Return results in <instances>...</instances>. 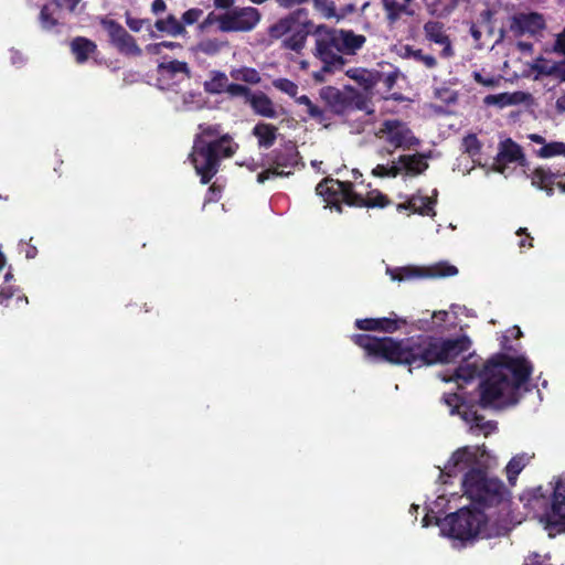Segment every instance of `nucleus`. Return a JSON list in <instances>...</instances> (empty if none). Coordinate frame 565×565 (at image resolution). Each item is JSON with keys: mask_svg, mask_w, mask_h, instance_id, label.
Segmentation results:
<instances>
[{"mask_svg": "<svg viewBox=\"0 0 565 565\" xmlns=\"http://www.w3.org/2000/svg\"><path fill=\"white\" fill-rule=\"evenodd\" d=\"M471 503L458 509L445 518L429 510L424 525L436 524L440 532L463 544L478 540L494 539L507 535L516 522L512 497H469Z\"/></svg>", "mask_w": 565, "mask_h": 565, "instance_id": "nucleus-1", "label": "nucleus"}, {"mask_svg": "<svg viewBox=\"0 0 565 565\" xmlns=\"http://www.w3.org/2000/svg\"><path fill=\"white\" fill-rule=\"evenodd\" d=\"M353 340L369 356L417 367L455 362L470 348V340L466 335L445 340L425 337L395 340L358 334L353 337Z\"/></svg>", "mask_w": 565, "mask_h": 565, "instance_id": "nucleus-2", "label": "nucleus"}, {"mask_svg": "<svg viewBox=\"0 0 565 565\" xmlns=\"http://www.w3.org/2000/svg\"><path fill=\"white\" fill-rule=\"evenodd\" d=\"M480 402L483 406L504 407L515 404L532 374V365L524 356H501L483 365Z\"/></svg>", "mask_w": 565, "mask_h": 565, "instance_id": "nucleus-3", "label": "nucleus"}, {"mask_svg": "<svg viewBox=\"0 0 565 565\" xmlns=\"http://www.w3.org/2000/svg\"><path fill=\"white\" fill-rule=\"evenodd\" d=\"M487 455L484 446H465L452 452L440 471L448 478L467 470L461 478L462 494H503V482L479 465Z\"/></svg>", "mask_w": 565, "mask_h": 565, "instance_id": "nucleus-4", "label": "nucleus"}, {"mask_svg": "<svg viewBox=\"0 0 565 565\" xmlns=\"http://www.w3.org/2000/svg\"><path fill=\"white\" fill-rule=\"evenodd\" d=\"M237 149L238 145L230 135H222L220 125H199L190 159L202 183L216 174L222 158H231Z\"/></svg>", "mask_w": 565, "mask_h": 565, "instance_id": "nucleus-5", "label": "nucleus"}, {"mask_svg": "<svg viewBox=\"0 0 565 565\" xmlns=\"http://www.w3.org/2000/svg\"><path fill=\"white\" fill-rule=\"evenodd\" d=\"M313 24L301 12H292L271 24L268 34L279 41L280 46L300 53L312 33Z\"/></svg>", "mask_w": 565, "mask_h": 565, "instance_id": "nucleus-6", "label": "nucleus"}, {"mask_svg": "<svg viewBox=\"0 0 565 565\" xmlns=\"http://www.w3.org/2000/svg\"><path fill=\"white\" fill-rule=\"evenodd\" d=\"M316 191L318 195H328L332 199L341 195L348 205L353 206L384 207L388 204V199L380 191H370L366 196H362L353 191L350 182L333 179H324L318 183Z\"/></svg>", "mask_w": 565, "mask_h": 565, "instance_id": "nucleus-7", "label": "nucleus"}, {"mask_svg": "<svg viewBox=\"0 0 565 565\" xmlns=\"http://www.w3.org/2000/svg\"><path fill=\"white\" fill-rule=\"evenodd\" d=\"M315 47L312 54L323 64L324 72H332L344 65L341 55L337 29L318 25L312 30Z\"/></svg>", "mask_w": 565, "mask_h": 565, "instance_id": "nucleus-8", "label": "nucleus"}, {"mask_svg": "<svg viewBox=\"0 0 565 565\" xmlns=\"http://www.w3.org/2000/svg\"><path fill=\"white\" fill-rule=\"evenodd\" d=\"M542 509L537 514L539 523L550 537L565 533V497H530Z\"/></svg>", "mask_w": 565, "mask_h": 565, "instance_id": "nucleus-9", "label": "nucleus"}, {"mask_svg": "<svg viewBox=\"0 0 565 565\" xmlns=\"http://www.w3.org/2000/svg\"><path fill=\"white\" fill-rule=\"evenodd\" d=\"M443 401L449 407L451 415L458 414L466 423L470 424V430L472 433H480L488 436L497 429L495 423L484 420L483 417L472 408V406H469L465 402L460 394H444Z\"/></svg>", "mask_w": 565, "mask_h": 565, "instance_id": "nucleus-10", "label": "nucleus"}, {"mask_svg": "<svg viewBox=\"0 0 565 565\" xmlns=\"http://www.w3.org/2000/svg\"><path fill=\"white\" fill-rule=\"evenodd\" d=\"M375 136L388 146L386 148L388 154L396 149L407 150L419 143L406 124L399 120H385L375 131Z\"/></svg>", "mask_w": 565, "mask_h": 565, "instance_id": "nucleus-11", "label": "nucleus"}, {"mask_svg": "<svg viewBox=\"0 0 565 565\" xmlns=\"http://www.w3.org/2000/svg\"><path fill=\"white\" fill-rule=\"evenodd\" d=\"M427 168L428 164L422 154H404L392 161L390 166L377 164L373 168L372 174L379 178H396L402 173L414 177L423 173Z\"/></svg>", "mask_w": 565, "mask_h": 565, "instance_id": "nucleus-12", "label": "nucleus"}, {"mask_svg": "<svg viewBox=\"0 0 565 565\" xmlns=\"http://www.w3.org/2000/svg\"><path fill=\"white\" fill-rule=\"evenodd\" d=\"M386 273L390 275L392 280L396 281H406L420 277H448L455 276L458 274L457 267L446 264L439 263L429 268H419L414 266L406 267H397V268H387Z\"/></svg>", "mask_w": 565, "mask_h": 565, "instance_id": "nucleus-13", "label": "nucleus"}, {"mask_svg": "<svg viewBox=\"0 0 565 565\" xmlns=\"http://www.w3.org/2000/svg\"><path fill=\"white\" fill-rule=\"evenodd\" d=\"M259 12L252 7L235 8L218 19L220 29L225 32L249 31L259 21Z\"/></svg>", "mask_w": 565, "mask_h": 565, "instance_id": "nucleus-14", "label": "nucleus"}, {"mask_svg": "<svg viewBox=\"0 0 565 565\" xmlns=\"http://www.w3.org/2000/svg\"><path fill=\"white\" fill-rule=\"evenodd\" d=\"M102 24L107 31L111 44L121 54L130 56H140L142 54V50L135 39L120 24L113 20H103Z\"/></svg>", "mask_w": 565, "mask_h": 565, "instance_id": "nucleus-15", "label": "nucleus"}, {"mask_svg": "<svg viewBox=\"0 0 565 565\" xmlns=\"http://www.w3.org/2000/svg\"><path fill=\"white\" fill-rule=\"evenodd\" d=\"M159 82L167 87L179 85L191 78V68L186 62L164 60L158 64Z\"/></svg>", "mask_w": 565, "mask_h": 565, "instance_id": "nucleus-16", "label": "nucleus"}, {"mask_svg": "<svg viewBox=\"0 0 565 565\" xmlns=\"http://www.w3.org/2000/svg\"><path fill=\"white\" fill-rule=\"evenodd\" d=\"M544 26L543 15L536 12L518 13L510 19V31L516 36L535 34Z\"/></svg>", "mask_w": 565, "mask_h": 565, "instance_id": "nucleus-17", "label": "nucleus"}, {"mask_svg": "<svg viewBox=\"0 0 565 565\" xmlns=\"http://www.w3.org/2000/svg\"><path fill=\"white\" fill-rule=\"evenodd\" d=\"M298 163V153L294 148H288L285 153L276 156L274 167L258 173L257 182L264 183L266 180L274 177L289 175L290 170L286 171V168H294Z\"/></svg>", "mask_w": 565, "mask_h": 565, "instance_id": "nucleus-18", "label": "nucleus"}, {"mask_svg": "<svg viewBox=\"0 0 565 565\" xmlns=\"http://www.w3.org/2000/svg\"><path fill=\"white\" fill-rule=\"evenodd\" d=\"M424 34L427 41L441 46L440 56L443 58H451L455 51L449 36L441 23L428 21L424 24Z\"/></svg>", "mask_w": 565, "mask_h": 565, "instance_id": "nucleus-19", "label": "nucleus"}, {"mask_svg": "<svg viewBox=\"0 0 565 565\" xmlns=\"http://www.w3.org/2000/svg\"><path fill=\"white\" fill-rule=\"evenodd\" d=\"M524 157L519 145L508 139L501 142L498 152L494 171L505 174L510 163H522Z\"/></svg>", "mask_w": 565, "mask_h": 565, "instance_id": "nucleus-20", "label": "nucleus"}, {"mask_svg": "<svg viewBox=\"0 0 565 565\" xmlns=\"http://www.w3.org/2000/svg\"><path fill=\"white\" fill-rule=\"evenodd\" d=\"M405 323L404 319H398L395 315L386 318H367L355 321L356 328L361 330L382 332H394Z\"/></svg>", "mask_w": 565, "mask_h": 565, "instance_id": "nucleus-21", "label": "nucleus"}, {"mask_svg": "<svg viewBox=\"0 0 565 565\" xmlns=\"http://www.w3.org/2000/svg\"><path fill=\"white\" fill-rule=\"evenodd\" d=\"M531 98V95L524 92L501 93L486 96L483 103L488 106L504 108L508 106L529 103Z\"/></svg>", "mask_w": 565, "mask_h": 565, "instance_id": "nucleus-22", "label": "nucleus"}, {"mask_svg": "<svg viewBox=\"0 0 565 565\" xmlns=\"http://www.w3.org/2000/svg\"><path fill=\"white\" fill-rule=\"evenodd\" d=\"M532 184L545 190L547 194H552V185H556L562 192L565 193V180L559 179L557 175L552 173L548 170H545L543 168H537L533 171L532 177Z\"/></svg>", "mask_w": 565, "mask_h": 565, "instance_id": "nucleus-23", "label": "nucleus"}, {"mask_svg": "<svg viewBox=\"0 0 565 565\" xmlns=\"http://www.w3.org/2000/svg\"><path fill=\"white\" fill-rule=\"evenodd\" d=\"M247 104L252 107L255 114L266 117L276 118L277 110L274 102L263 92H253L249 95Z\"/></svg>", "mask_w": 565, "mask_h": 565, "instance_id": "nucleus-24", "label": "nucleus"}, {"mask_svg": "<svg viewBox=\"0 0 565 565\" xmlns=\"http://www.w3.org/2000/svg\"><path fill=\"white\" fill-rule=\"evenodd\" d=\"M341 54H355L364 44L365 36L351 30H337Z\"/></svg>", "mask_w": 565, "mask_h": 565, "instance_id": "nucleus-25", "label": "nucleus"}, {"mask_svg": "<svg viewBox=\"0 0 565 565\" xmlns=\"http://www.w3.org/2000/svg\"><path fill=\"white\" fill-rule=\"evenodd\" d=\"M435 203L436 199H431L420 194H415L411 196L407 202L398 204L397 209H411L413 212L418 213L420 215L435 216Z\"/></svg>", "mask_w": 565, "mask_h": 565, "instance_id": "nucleus-26", "label": "nucleus"}, {"mask_svg": "<svg viewBox=\"0 0 565 565\" xmlns=\"http://www.w3.org/2000/svg\"><path fill=\"white\" fill-rule=\"evenodd\" d=\"M480 360L476 356H470L459 365V367L456 370L455 374L451 377H444V381H455L457 383L459 381H462L465 383L469 382L480 373Z\"/></svg>", "mask_w": 565, "mask_h": 565, "instance_id": "nucleus-27", "label": "nucleus"}, {"mask_svg": "<svg viewBox=\"0 0 565 565\" xmlns=\"http://www.w3.org/2000/svg\"><path fill=\"white\" fill-rule=\"evenodd\" d=\"M347 75L355 81L364 89L373 88L381 81L379 72L370 71L361 67H353L347 71Z\"/></svg>", "mask_w": 565, "mask_h": 565, "instance_id": "nucleus-28", "label": "nucleus"}, {"mask_svg": "<svg viewBox=\"0 0 565 565\" xmlns=\"http://www.w3.org/2000/svg\"><path fill=\"white\" fill-rule=\"evenodd\" d=\"M253 135L260 147L269 148L276 141L277 128L270 124L259 122L253 128Z\"/></svg>", "mask_w": 565, "mask_h": 565, "instance_id": "nucleus-29", "label": "nucleus"}, {"mask_svg": "<svg viewBox=\"0 0 565 565\" xmlns=\"http://www.w3.org/2000/svg\"><path fill=\"white\" fill-rule=\"evenodd\" d=\"M386 13V18L391 23H395L403 14H412L413 11L408 9V4L413 0H404L403 3L396 0H381Z\"/></svg>", "mask_w": 565, "mask_h": 565, "instance_id": "nucleus-30", "label": "nucleus"}, {"mask_svg": "<svg viewBox=\"0 0 565 565\" xmlns=\"http://www.w3.org/2000/svg\"><path fill=\"white\" fill-rule=\"evenodd\" d=\"M322 98L332 107L335 113H343L349 105L348 97L334 87H326L321 92Z\"/></svg>", "mask_w": 565, "mask_h": 565, "instance_id": "nucleus-31", "label": "nucleus"}, {"mask_svg": "<svg viewBox=\"0 0 565 565\" xmlns=\"http://www.w3.org/2000/svg\"><path fill=\"white\" fill-rule=\"evenodd\" d=\"M71 49L76 61L83 63L96 51V44L85 38H76L72 41Z\"/></svg>", "mask_w": 565, "mask_h": 565, "instance_id": "nucleus-32", "label": "nucleus"}, {"mask_svg": "<svg viewBox=\"0 0 565 565\" xmlns=\"http://www.w3.org/2000/svg\"><path fill=\"white\" fill-rule=\"evenodd\" d=\"M228 87V77L220 71H212L210 78L204 82V89L210 94H221Z\"/></svg>", "mask_w": 565, "mask_h": 565, "instance_id": "nucleus-33", "label": "nucleus"}, {"mask_svg": "<svg viewBox=\"0 0 565 565\" xmlns=\"http://www.w3.org/2000/svg\"><path fill=\"white\" fill-rule=\"evenodd\" d=\"M60 4L56 0H50L41 6L40 22L44 29H52L57 22Z\"/></svg>", "mask_w": 565, "mask_h": 565, "instance_id": "nucleus-34", "label": "nucleus"}, {"mask_svg": "<svg viewBox=\"0 0 565 565\" xmlns=\"http://www.w3.org/2000/svg\"><path fill=\"white\" fill-rule=\"evenodd\" d=\"M154 26L158 31L172 36L183 35L185 33L184 25L174 15L157 20Z\"/></svg>", "mask_w": 565, "mask_h": 565, "instance_id": "nucleus-35", "label": "nucleus"}, {"mask_svg": "<svg viewBox=\"0 0 565 565\" xmlns=\"http://www.w3.org/2000/svg\"><path fill=\"white\" fill-rule=\"evenodd\" d=\"M530 459H531L530 456H527L525 454H521V455L514 456L508 462V465L505 467V471H507L508 481L511 486L515 484L516 477L525 468V466L530 462Z\"/></svg>", "mask_w": 565, "mask_h": 565, "instance_id": "nucleus-36", "label": "nucleus"}, {"mask_svg": "<svg viewBox=\"0 0 565 565\" xmlns=\"http://www.w3.org/2000/svg\"><path fill=\"white\" fill-rule=\"evenodd\" d=\"M404 57L413 60L419 64H423L425 67L431 70L437 66V60L434 55L425 53L420 49H414L412 46L404 47Z\"/></svg>", "mask_w": 565, "mask_h": 565, "instance_id": "nucleus-37", "label": "nucleus"}, {"mask_svg": "<svg viewBox=\"0 0 565 565\" xmlns=\"http://www.w3.org/2000/svg\"><path fill=\"white\" fill-rule=\"evenodd\" d=\"M225 45L226 42L220 39H205L198 43L196 46L193 47V51L213 56L220 53Z\"/></svg>", "mask_w": 565, "mask_h": 565, "instance_id": "nucleus-38", "label": "nucleus"}, {"mask_svg": "<svg viewBox=\"0 0 565 565\" xmlns=\"http://www.w3.org/2000/svg\"><path fill=\"white\" fill-rule=\"evenodd\" d=\"M231 77L235 81L245 82L248 84H258L260 82L259 73L252 67H239L231 71Z\"/></svg>", "mask_w": 565, "mask_h": 565, "instance_id": "nucleus-39", "label": "nucleus"}, {"mask_svg": "<svg viewBox=\"0 0 565 565\" xmlns=\"http://www.w3.org/2000/svg\"><path fill=\"white\" fill-rule=\"evenodd\" d=\"M537 156L541 158L565 157V142L552 141L544 143V146L537 150Z\"/></svg>", "mask_w": 565, "mask_h": 565, "instance_id": "nucleus-40", "label": "nucleus"}, {"mask_svg": "<svg viewBox=\"0 0 565 565\" xmlns=\"http://www.w3.org/2000/svg\"><path fill=\"white\" fill-rule=\"evenodd\" d=\"M296 103L306 107V111L310 118L320 122L324 120L323 110L315 105L308 96L302 95L297 97Z\"/></svg>", "mask_w": 565, "mask_h": 565, "instance_id": "nucleus-41", "label": "nucleus"}, {"mask_svg": "<svg viewBox=\"0 0 565 565\" xmlns=\"http://www.w3.org/2000/svg\"><path fill=\"white\" fill-rule=\"evenodd\" d=\"M273 86L280 90L281 93H285L286 95L297 98L298 94V85L294 83L290 79L287 78H277L273 81Z\"/></svg>", "mask_w": 565, "mask_h": 565, "instance_id": "nucleus-42", "label": "nucleus"}, {"mask_svg": "<svg viewBox=\"0 0 565 565\" xmlns=\"http://www.w3.org/2000/svg\"><path fill=\"white\" fill-rule=\"evenodd\" d=\"M462 148L472 159L479 153L480 143L476 136L469 135L462 140Z\"/></svg>", "mask_w": 565, "mask_h": 565, "instance_id": "nucleus-43", "label": "nucleus"}, {"mask_svg": "<svg viewBox=\"0 0 565 565\" xmlns=\"http://www.w3.org/2000/svg\"><path fill=\"white\" fill-rule=\"evenodd\" d=\"M316 8L323 14L324 18H333L337 15L335 7L329 0H313Z\"/></svg>", "mask_w": 565, "mask_h": 565, "instance_id": "nucleus-44", "label": "nucleus"}, {"mask_svg": "<svg viewBox=\"0 0 565 565\" xmlns=\"http://www.w3.org/2000/svg\"><path fill=\"white\" fill-rule=\"evenodd\" d=\"M226 93H228L233 97H244L247 102L249 98V95L253 93L249 88L246 86L239 85V84H230L226 89Z\"/></svg>", "mask_w": 565, "mask_h": 565, "instance_id": "nucleus-45", "label": "nucleus"}, {"mask_svg": "<svg viewBox=\"0 0 565 565\" xmlns=\"http://www.w3.org/2000/svg\"><path fill=\"white\" fill-rule=\"evenodd\" d=\"M202 97L201 94H188L183 96V108L185 110H192L194 108H200L202 106Z\"/></svg>", "mask_w": 565, "mask_h": 565, "instance_id": "nucleus-46", "label": "nucleus"}, {"mask_svg": "<svg viewBox=\"0 0 565 565\" xmlns=\"http://www.w3.org/2000/svg\"><path fill=\"white\" fill-rule=\"evenodd\" d=\"M202 14H203V11L201 9H198V8L189 9L188 11H185L182 14V22L186 25H192L200 20Z\"/></svg>", "mask_w": 565, "mask_h": 565, "instance_id": "nucleus-47", "label": "nucleus"}, {"mask_svg": "<svg viewBox=\"0 0 565 565\" xmlns=\"http://www.w3.org/2000/svg\"><path fill=\"white\" fill-rule=\"evenodd\" d=\"M553 52L565 56V29L555 35Z\"/></svg>", "mask_w": 565, "mask_h": 565, "instance_id": "nucleus-48", "label": "nucleus"}, {"mask_svg": "<svg viewBox=\"0 0 565 565\" xmlns=\"http://www.w3.org/2000/svg\"><path fill=\"white\" fill-rule=\"evenodd\" d=\"M473 77L476 79L477 83L483 85V86H487V87H494L498 83H499V79L493 77V76H482L480 73L478 72H475L473 73Z\"/></svg>", "mask_w": 565, "mask_h": 565, "instance_id": "nucleus-49", "label": "nucleus"}, {"mask_svg": "<svg viewBox=\"0 0 565 565\" xmlns=\"http://www.w3.org/2000/svg\"><path fill=\"white\" fill-rule=\"evenodd\" d=\"M146 52L151 55H160L164 50V43H151L145 47Z\"/></svg>", "mask_w": 565, "mask_h": 565, "instance_id": "nucleus-50", "label": "nucleus"}, {"mask_svg": "<svg viewBox=\"0 0 565 565\" xmlns=\"http://www.w3.org/2000/svg\"><path fill=\"white\" fill-rule=\"evenodd\" d=\"M143 20L128 17L126 20L127 25L134 32H139L143 26Z\"/></svg>", "mask_w": 565, "mask_h": 565, "instance_id": "nucleus-51", "label": "nucleus"}, {"mask_svg": "<svg viewBox=\"0 0 565 565\" xmlns=\"http://www.w3.org/2000/svg\"><path fill=\"white\" fill-rule=\"evenodd\" d=\"M553 494H565V472L555 480Z\"/></svg>", "mask_w": 565, "mask_h": 565, "instance_id": "nucleus-52", "label": "nucleus"}, {"mask_svg": "<svg viewBox=\"0 0 565 565\" xmlns=\"http://www.w3.org/2000/svg\"><path fill=\"white\" fill-rule=\"evenodd\" d=\"M380 82H383L387 88H391L395 84V82H396V74L395 73H390V74H387L385 76H383L381 74V81Z\"/></svg>", "mask_w": 565, "mask_h": 565, "instance_id": "nucleus-53", "label": "nucleus"}, {"mask_svg": "<svg viewBox=\"0 0 565 565\" xmlns=\"http://www.w3.org/2000/svg\"><path fill=\"white\" fill-rule=\"evenodd\" d=\"M166 10V3L163 0H154L152 3V11L158 14Z\"/></svg>", "mask_w": 565, "mask_h": 565, "instance_id": "nucleus-54", "label": "nucleus"}, {"mask_svg": "<svg viewBox=\"0 0 565 565\" xmlns=\"http://www.w3.org/2000/svg\"><path fill=\"white\" fill-rule=\"evenodd\" d=\"M234 3V0H214V4L216 8L227 9L231 8Z\"/></svg>", "mask_w": 565, "mask_h": 565, "instance_id": "nucleus-55", "label": "nucleus"}, {"mask_svg": "<svg viewBox=\"0 0 565 565\" xmlns=\"http://www.w3.org/2000/svg\"><path fill=\"white\" fill-rule=\"evenodd\" d=\"M12 297V292L6 288H2L0 290V305H4L7 300H9Z\"/></svg>", "mask_w": 565, "mask_h": 565, "instance_id": "nucleus-56", "label": "nucleus"}, {"mask_svg": "<svg viewBox=\"0 0 565 565\" xmlns=\"http://www.w3.org/2000/svg\"><path fill=\"white\" fill-rule=\"evenodd\" d=\"M556 108L559 111H565V92L557 98Z\"/></svg>", "mask_w": 565, "mask_h": 565, "instance_id": "nucleus-57", "label": "nucleus"}, {"mask_svg": "<svg viewBox=\"0 0 565 565\" xmlns=\"http://www.w3.org/2000/svg\"><path fill=\"white\" fill-rule=\"evenodd\" d=\"M555 73L558 78H561L562 81H565V63H562L558 66H556Z\"/></svg>", "mask_w": 565, "mask_h": 565, "instance_id": "nucleus-58", "label": "nucleus"}, {"mask_svg": "<svg viewBox=\"0 0 565 565\" xmlns=\"http://www.w3.org/2000/svg\"><path fill=\"white\" fill-rule=\"evenodd\" d=\"M529 138L535 142V143H539V145H542V147L544 146V143H547L545 141V139L541 136V135H536V134H532L529 136Z\"/></svg>", "mask_w": 565, "mask_h": 565, "instance_id": "nucleus-59", "label": "nucleus"}, {"mask_svg": "<svg viewBox=\"0 0 565 565\" xmlns=\"http://www.w3.org/2000/svg\"><path fill=\"white\" fill-rule=\"evenodd\" d=\"M164 49L174 50V49H181V44L177 42H170V41H163Z\"/></svg>", "mask_w": 565, "mask_h": 565, "instance_id": "nucleus-60", "label": "nucleus"}, {"mask_svg": "<svg viewBox=\"0 0 565 565\" xmlns=\"http://www.w3.org/2000/svg\"><path fill=\"white\" fill-rule=\"evenodd\" d=\"M81 0H63L68 10L73 11Z\"/></svg>", "mask_w": 565, "mask_h": 565, "instance_id": "nucleus-61", "label": "nucleus"}, {"mask_svg": "<svg viewBox=\"0 0 565 565\" xmlns=\"http://www.w3.org/2000/svg\"><path fill=\"white\" fill-rule=\"evenodd\" d=\"M470 33L472 35V38L476 40V41H479L480 38H481V32L475 26L472 25L471 29H470Z\"/></svg>", "mask_w": 565, "mask_h": 565, "instance_id": "nucleus-62", "label": "nucleus"}, {"mask_svg": "<svg viewBox=\"0 0 565 565\" xmlns=\"http://www.w3.org/2000/svg\"><path fill=\"white\" fill-rule=\"evenodd\" d=\"M518 47L521 50V51H531L532 50V44L529 43V42H519L518 43Z\"/></svg>", "mask_w": 565, "mask_h": 565, "instance_id": "nucleus-63", "label": "nucleus"}, {"mask_svg": "<svg viewBox=\"0 0 565 565\" xmlns=\"http://www.w3.org/2000/svg\"><path fill=\"white\" fill-rule=\"evenodd\" d=\"M448 316L447 311H438L434 313V318L439 319L440 321H445Z\"/></svg>", "mask_w": 565, "mask_h": 565, "instance_id": "nucleus-64", "label": "nucleus"}]
</instances>
